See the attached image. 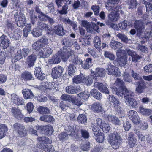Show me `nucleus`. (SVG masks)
Segmentation results:
<instances>
[{"instance_id":"f257e3e1","label":"nucleus","mask_w":152,"mask_h":152,"mask_svg":"<svg viewBox=\"0 0 152 152\" xmlns=\"http://www.w3.org/2000/svg\"><path fill=\"white\" fill-rule=\"evenodd\" d=\"M132 93L128 91L125 93L123 96L125 99V103L128 105L133 107H137L138 103L136 100L133 98Z\"/></svg>"},{"instance_id":"f03ea898","label":"nucleus","mask_w":152,"mask_h":152,"mask_svg":"<svg viewBox=\"0 0 152 152\" xmlns=\"http://www.w3.org/2000/svg\"><path fill=\"white\" fill-rule=\"evenodd\" d=\"M120 137L116 132L110 134L109 135L108 140L112 148L116 149L119 146L118 141L120 140Z\"/></svg>"},{"instance_id":"7ed1b4c3","label":"nucleus","mask_w":152,"mask_h":152,"mask_svg":"<svg viewBox=\"0 0 152 152\" xmlns=\"http://www.w3.org/2000/svg\"><path fill=\"white\" fill-rule=\"evenodd\" d=\"M14 18L16 21L17 22V24L19 27H23L26 23V19L24 14L20 12L18 14L16 12L14 15Z\"/></svg>"},{"instance_id":"20e7f679","label":"nucleus","mask_w":152,"mask_h":152,"mask_svg":"<svg viewBox=\"0 0 152 152\" xmlns=\"http://www.w3.org/2000/svg\"><path fill=\"white\" fill-rule=\"evenodd\" d=\"M76 132L77 131L75 129L74 127L70 126L67 133L62 132L58 135V138L60 140H67L69 136L75 135L76 134Z\"/></svg>"},{"instance_id":"39448f33","label":"nucleus","mask_w":152,"mask_h":152,"mask_svg":"<svg viewBox=\"0 0 152 152\" xmlns=\"http://www.w3.org/2000/svg\"><path fill=\"white\" fill-rule=\"evenodd\" d=\"M119 13H116L113 11H111L108 15V20L106 21V24L113 27L114 24L111 22H114L117 21L119 18Z\"/></svg>"},{"instance_id":"423d86ee","label":"nucleus","mask_w":152,"mask_h":152,"mask_svg":"<svg viewBox=\"0 0 152 152\" xmlns=\"http://www.w3.org/2000/svg\"><path fill=\"white\" fill-rule=\"evenodd\" d=\"M105 6L107 9L108 11H113L116 13L119 14V12H120L121 14H124V12L119 6L112 3H105Z\"/></svg>"},{"instance_id":"0eeeda50","label":"nucleus","mask_w":152,"mask_h":152,"mask_svg":"<svg viewBox=\"0 0 152 152\" xmlns=\"http://www.w3.org/2000/svg\"><path fill=\"white\" fill-rule=\"evenodd\" d=\"M13 127L15 130L18 133L20 136L22 137L26 135V130L22 124L16 123L13 125Z\"/></svg>"},{"instance_id":"6e6552de","label":"nucleus","mask_w":152,"mask_h":152,"mask_svg":"<svg viewBox=\"0 0 152 152\" xmlns=\"http://www.w3.org/2000/svg\"><path fill=\"white\" fill-rule=\"evenodd\" d=\"M94 136L96 141L99 142H102L104 140V137L102 134L100 130H99L97 127L95 126L93 128Z\"/></svg>"},{"instance_id":"1a4fd4ad","label":"nucleus","mask_w":152,"mask_h":152,"mask_svg":"<svg viewBox=\"0 0 152 152\" xmlns=\"http://www.w3.org/2000/svg\"><path fill=\"white\" fill-rule=\"evenodd\" d=\"M128 115L130 120L134 123L137 124L140 121L137 113L134 110H131L128 113Z\"/></svg>"},{"instance_id":"9d476101","label":"nucleus","mask_w":152,"mask_h":152,"mask_svg":"<svg viewBox=\"0 0 152 152\" xmlns=\"http://www.w3.org/2000/svg\"><path fill=\"white\" fill-rule=\"evenodd\" d=\"M123 50L120 49H119L117 52V56L119 58L120 62L119 63L121 65L124 66L126 64L127 57V55L125 54L124 56H123L122 53Z\"/></svg>"},{"instance_id":"9b49d317","label":"nucleus","mask_w":152,"mask_h":152,"mask_svg":"<svg viewBox=\"0 0 152 152\" xmlns=\"http://www.w3.org/2000/svg\"><path fill=\"white\" fill-rule=\"evenodd\" d=\"M126 140H127L128 145L130 148H132L136 145L137 139L134 137L132 133L130 132L127 135Z\"/></svg>"},{"instance_id":"f8f14e48","label":"nucleus","mask_w":152,"mask_h":152,"mask_svg":"<svg viewBox=\"0 0 152 152\" xmlns=\"http://www.w3.org/2000/svg\"><path fill=\"white\" fill-rule=\"evenodd\" d=\"M135 85L136 86L135 91L139 93H143L144 90L146 88L145 82L143 80H142L140 81L137 82Z\"/></svg>"},{"instance_id":"ddd939ff","label":"nucleus","mask_w":152,"mask_h":152,"mask_svg":"<svg viewBox=\"0 0 152 152\" xmlns=\"http://www.w3.org/2000/svg\"><path fill=\"white\" fill-rule=\"evenodd\" d=\"M11 100L12 102L18 105L23 104V99L14 93L11 95Z\"/></svg>"},{"instance_id":"4468645a","label":"nucleus","mask_w":152,"mask_h":152,"mask_svg":"<svg viewBox=\"0 0 152 152\" xmlns=\"http://www.w3.org/2000/svg\"><path fill=\"white\" fill-rule=\"evenodd\" d=\"M37 53H34L28 57L26 62L29 66H34V63L37 59Z\"/></svg>"},{"instance_id":"2eb2a0df","label":"nucleus","mask_w":152,"mask_h":152,"mask_svg":"<svg viewBox=\"0 0 152 152\" xmlns=\"http://www.w3.org/2000/svg\"><path fill=\"white\" fill-rule=\"evenodd\" d=\"M74 55L73 51H72L70 49L66 50L63 51L60 55V56L63 61H66L69 58L70 56H71L73 57Z\"/></svg>"},{"instance_id":"dca6fc26","label":"nucleus","mask_w":152,"mask_h":152,"mask_svg":"<svg viewBox=\"0 0 152 152\" xmlns=\"http://www.w3.org/2000/svg\"><path fill=\"white\" fill-rule=\"evenodd\" d=\"M63 69L62 67H54L52 70L51 76L53 79H57L60 76L62 73Z\"/></svg>"},{"instance_id":"f3484780","label":"nucleus","mask_w":152,"mask_h":152,"mask_svg":"<svg viewBox=\"0 0 152 152\" xmlns=\"http://www.w3.org/2000/svg\"><path fill=\"white\" fill-rule=\"evenodd\" d=\"M114 84L115 86L119 87L121 91H124V93L129 91L126 88L123 81L120 79L117 78Z\"/></svg>"},{"instance_id":"a211bd4d","label":"nucleus","mask_w":152,"mask_h":152,"mask_svg":"<svg viewBox=\"0 0 152 152\" xmlns=\"http://www.w3.org/2000/svg\"><path fill=\"white\" fill-rule=\"evenodd\" d=\"M118 69V67H108L107 69L108 74L113 75L116 76H119L121 75V73Z\"/></svg>"},{"instance_id":"6ab92c4d","label":"nucleus","mask_w":152,"mask_h":152,"mask_svg":"<svg viewBox=\"0 0 152 152\" xmlns=\"http://www.w3.org/2000/svg\"><path fill=\"white\" fill-rule=\"evenodd\" d=\"M106 117L107 118L109 121L116 125H119L121 124L120 120L115 116L111 115H107Z\"/></svg>"},{"instance_id":"aec40b11","label":"nucleus","mask_w":152,"mask_h":152,"mask_svg":"<svg viewBox=\"0 0 152 152\" xmlns=\"http://www.w3.org/2000/svg\"><path fill=\"white\" fill-rule=\"evenodd\" d=\"M0 43L2 45L3 49L7 48L10 45L9 39L7 36L4 35L0 37Z\"/></svg>"},{"instance_id":"412c9836","label":"nucleus","mask_w":152,"mask_h":152,"mask_svg":"<svg viewBox=\"0 0 152 152\" xmlns=\"http://www.w3.org/2000/svg\"><path fill=\"white\" fill-rule=\"evenodd\" d=\"M96 75L94 72H91L90 76L84 77V83L88 86H90L93 83V79L96 80Z\"/></svg>"},{"instance_id":"4be33fe9","label":"nucleus","mask_w":152,"mask_h":152,"mask_svg":"<svg viewBox=\"0 0 152 152\" xmlns=\"http://www.w3.org/2000/svg\"><path fill=\"white\" fill-rule=\"evenodd\" d=\"M94 85L95 87L97 88L98 90L101 91L105 94H109L108 88L105 85H103L102 83L96 82L94 83Z\"/></svg>"},{"instance_id":"5701e85b","label":"nucleus","mask_w":152,"mask_h":152,"mask_svg":"<svg viewBox=\"0 0 152 152\" xmlns=\"http://www.w3.org/2000/svg\"><path fill=\"white\" fill-rule=\"evenodd\" d=\"M22 92L24 98L26 99H32L34 97V95L31 91L28 88L23 89Z\"/></svg>"},{"instance_id":"b1692460","label":"nucleus","mask_w":152,"mask_h":152,"mask_svg":"<svg viewBox=\"0 0 152 152\" xmlns=\"http://www.w3.org/2000/svg\"><path fill=\"white\" fill-rule=\"evenodd\" d=\"M134 27L139 32H140L145 27L143 22L141 20H136L134 24Z\"/></svg>"},{"instance_id":"393cba45","label":"nucleus","mask_w":152,"mask_h":152,"mask_svg":"<svg viewBox=\"0 0 152 152\" xmlns=\"http://www.w3.org/2000/svg\"><path fill=\"white\" fill-rule=\"evenodd\" d=\"M91 109L93 111L97 113L102 112L103 110L101 104L98 102H96L92 105Z\"/></svg>"},{"instance_id":"a878e982","label":"nucleus","mask_w":152,"mask_h":152,"mask_svg":"<svg viewBox=\"0 0 152 152\" xmlns=\"http://www.w3.org/2000/svg\"><path fill=\"white\" fill-rule=\"evenodd\" d=\"M54 33L58 35L62 36L65 34V31L63 27L61 25L55 26L53 28Z\"/></svg>"},{"instance_id":"bb28decb","label":"nucleus","mask_w":152,"mask_h":152,"mask_svg":"<svg viewBox=\"0 0 152 152\" xmlns=\"http://www.w3.org/2000/svg\"><path fill=\"white\" fill-rule=\"evenodd\" d=\"M127 52L128 55L131 56L132 61H137L141 58V56L137 54L134 51L129 49Z\"/></svg>"},{"instance_id":"cd10ccee","label":"nucleus","mask_w":152,"mask_h":152,"mask_svg":"<svg viewBox=\"0 0 152 152\" xmlns=\"http://www.w3.org/2000/svg\"><path fill=\"white\" fill-rule=\"evenodd\" d=\"M110 44L111 48L114 50L121 49L123 46V45L121 43L115 40L111 41Z\"/></svg>"},{"instance_id":"c85d7f7f","label":"nucleus","mask_w":152,"mask_h":152,"mask_svg":"<svg viewBox=\"0 0 152 152\" xmlns=\"http://www.w3.org/2000/svg\"><path fill=\"white\" fill-rule=\"evenodd\" d=\"M39 148L43 149L46 152H54V148L50 145H42L41 144L37 146Z\"/></svg>"},{"instance_id":"c756f323","label":"nucleus","mask_w":152,"mask_h":152,"mask_svg":"<svg viewBox=\"0 0 152 152\" xmlns=\"http://www.w3.org/2000/svg\"><path fill=\"white\" fill-rule=\"evenodd\" d=\"M12 112L15 117L18 119H21L23 117L21 113V110L18 108H13L12 109Z\"/></svg>"},{"instance_id":"7c9ffc66","label":"nucleus","mask_w":152,"mask_h":152,"mask_svg":"<svg viewBox=\"0 0 152 152\" xmlns=\"http://www.w3.org/2000/svg\"><path fill=\"white\" fill-rule=\"evenodd\" d=\"M59 54H56L53 55L51 59L49 61V62L50 64H55L59 63L61 61Z\"/></svg>"},{"instance_id":"2f4dec72","label":"nucleus","mask_w":152,"mask_h":152,"mask_svg":"<svg viewBox=\"0 0 152 152\" xmlns=\"http://www.w3.org/2000/svg\"><path fill=\"white\" fill-rule=\"evenodd\" d=\"M8 130L7 126L4 124L0 125V139L4 137Z\"/></svg>"},{"instance_id":"473e14b6","label":"nucleus","mask_w":152,"mask_h":152,"mask_svg":"<svg viewBox=\"0 0 152 152\" xmlns=\"http://www.w3.org/2000/svg\"><path fill=\"white\" fill-rule=\"evenodd\" d=\"M21 77L25 80H30L33 79L32 74L30 72L28 71L23 72L21 75Z\"/></svg>"},{"instance_id":"72a5a7b5","label":"nucleus","mask_w":152,"mask_h":152,"mask_svg":"<svg viewBox=\"0 0 152 152\" xmlns=\"http://www.w3.org/2000/svg\"><path fill=\"white\" fill-rule=\"evenodd\" d=\"M139 111L142 115H149L152 113V109L145 108L142 107H140Z\"/></svg>"},{"instance_id":"f704fd0d","label":"nucleus","mask_w":152,"mask_h":152,"mask_svg":"<svg viewBox=\"0 0 152 152\" xmlns=\"http://www.w3.org/2000/svg\"><path fill=\"white\" fill-rule=\"evenodd\" d=\"M90 94L92 96L96 99L99 100L102 98V94L96 89H92L90 92Z\"/></svg>"},{"instance_id":"c9c22d12","label":"nucleus","mask_w":152,"mask_h":152,"mask_svg":"<svg viewBox=\"0 0 152 152\" xmlns=\"http://www.w3.org/2000/svg\"><path fill=\"white\" fill-rule=\"evenodd\" d=\"M84 76L83 74H80L73 79V80L74 83H84Z\"/></svg>"},{"instance_id":"e433bc0d","label":"nucleus","mask_w":152,"mask_h":152,"mask_svg":"<svg viewBox=\"0 0 152 152\" xmlns=\"http://www.w3.org/2000/svg\"><path fill=\"white\" fill-rule=\"evenodd\" d=\"M40 120L45 122H53L54 119L51 115H45L41 117Z\"/></svg>"},{"instance_id":"4c0bfd02","label":"nucleus","mask_w":152,"mask_h":152,"mask_svg":"<svg viewBox=\"0 0 152 152\" xmlns=\"http://www.w3.org/2000/svg\"><path fill=\"white\" fill-rule=\"evenodd\" d=\"M22 57V50H18L15 56L12 58V62L15 63L17 62L18 60L21 59Z\"/></svg>"},{"instance_id":"58836bf2","label":"nucleus","mask_w":152,"mask_h":152,"mask_svg":"<svg viewBox=\"0 0 152 152\" xmlns=\"http://www.w3.org/2000/svg\"><path fill=\"white\" fill-rule=\"evenodd\" d=\"M37 140L39 142V144H38V146L39 145L41 144L42 145H44V144H46L48 143H50L51 142V141L49 139L46 137H39L37 138Z\"/></svg>"},{"instance_id":"ea45409f","label":"nucleus","mask_w":152,"mask_h":152,"mask_svg":"<svg viewBox=\"0 0 152 152\" xmlns=\"http://www.w3.org/2000/svg\"><path fill=\"white\" fill-rule=\"evenodd\" d=\"M116 37L119 38L122 42L126 43H128L129 39L126 35L123 34L119 33L117 34Z\"/></svg>"},{"instance_id":"a19ab883","label":"nucleus","mask_w":152,"mask_h":152,"mask_svg":"<svg viewBox=\"0 0 152 152\" xmlns=\"http://www.w3.org/2000/svg\"><path fill=\"white\" fill-rule=\"evenodd\" d=\"M108 99L113 104L115 107L119 106L120 102L118 99L114 97L113 96L110 95L109 96Z\"/></svg>"},{"instance_id":"79ce46f5","label":"nucleus","mask_w":152,"mask_h":152,"mask_svg":"<svg viewBox=\"0 0 152 152\" xmlns=\"http://www.w3.org/2000/svg\"><path fill=\"white\" fill-rule=\"evenodd\" d=\"M42 30L39 28H36L33 30L31 33L34 37H38L42 35Z\"/></svg>"},{"instance_id":"37998d69","label":"nucleus","mask_w":152,"mask_h":152,"mask_svg":"<svg viewBox=\"0 0 152 152\" xmlns=\"http://www.w3.org/2000/svg\"><path fill=\"white\" fill-rule=\"evenodd\" d=\"M94 42L95 47L97 48H100L101 45L100 38L98 36L95 37L94 40Z\"/></svg>"},{"instance_id":"c03bdc74","label":"nucleus","mask_w":152,"mask_h":152,"mask_svg":"<svg viewBox=\"0 0 152 152\" xmlns=\"http://www.w3.org/2000/svg\"><path fill=\"white\" fill-rule=\"evenodd\" d=\"M76 90L75 87L72 85L68 86L66 88V91L69 94L76 93Z\"/></svg>"},{"instance_id":"a18cd8bd","label":"nucleus","mask_w":152,"mask_h":152,"mask_svg":"<svg viewBox=\"0 0 152 152\" xmlns=\"http://www.w3.org/2000/svg\"><path fill=\"white\" fill-rule=\"evenodd\" d=\"M68 4H66V3L65 4L62 6L61 10H57L58 13H59L61 15H66L67 13V10L68 8Z\"/></svg>"},{"instance_id":"49530a36","label":"nucleus","mask_w":152,"mask_h":152,"mask_svg":"<svg viewBox=\"0 0 152 152\" xmlns=\"http://www.w3.org/2000/svg\"><path fill=\"white\" fill-rule=\"evenodd\" d=\"M112 90L113 94H117L119 96L123 97L125 93H124V91H119L117 90L116 87L114 86L112 88Z\"/></svg>"},{"instance_id":"de8ad7c7","label":"nucleus","mask_w":152,"mask_h":152,"mask_svg":"<svg viewBox=\"0 0 152 152\" xmlns=\"http://www.w3.org/2000/svg\"><path fill=\"white\" fill-rule=\"evenodd\" d=\"M77 121L78 122L81 124L84 123L86 122L87 119L86 116L83 114L79 115L77 117Z\"/></svg>"},{"instance_id":"09e8293b","label":"nucleus","mask_w":152,"mask_h":152,"mask_svg":"<svg viewBox=\"0 0 152 152\" xmlns=\"http://www.w3.org/2000/svg\"><path fill=\"white\" fill-rule=\"evenodd\" d=\"M78 96L83 99H87L89 96V94L87 91H84L78 94Z\"/></svg>"},{"instance_id":"8fccbe9b","label":"nucleus","mask_w":152,"mask_h":152,"mask_svg":"<svg viewBox=\"0 0 152 152\" xmlns=\"http://www.w3.org/2000/svg\"><path fill=\"white\" fill-rule=\"evenodd\" d=\"M41 42L39 41H37L34 42L32 45V48L36 50H38L39 49L43 48L41 45Z\"/></svg>"},{"instance_id":"3c124183","label":"nucleus","mask_w":152,"mask_h":152,"mask_svg":"<svg viewBox=\"0 0 152 152\" xmlns=\"http://www.w3.org/2000/svg\"><path fill=\"white\" fill-rule=\"evenodd\" d=\"M39 112L42 114H45L49 113V110L46 107L40 106L38 109Z\"/></svg>"},{"instance_id":"603ef678","label":"nucleus","mask_w":152,"mask_h":152,"mask_svg":"<svg viewBox=\"0 0 152 152\" xmlns=\"http://www.w3.org/2000/svg\"><path fill=\"white\" fill-rule=\"evenodd\" d=\"M38 25L39 27V28H41L42 30V29H44L45 30H48L49 29V27L48 25L42 22H39V21Z\"/></svg>"},{"instance_id":"864d4df0","label":"nucleus","mask_w":152,"mask_h":152,"mask_svg":"<svg viewBox=\"0 0 152 152\" xmlns=\"http://www.w3.org/2000/svg\"><path fill=\"white\" fill-rule=\"evenodd\" d=\"M58 85L54 82H49L48 89L53 90H56L58 89Z\"/></svg>"},{"instance_id":"5fc2aeb1","label":"nucleus","mask_w":152,"mask_h":152,"mask_svg":"<svg viewBox=\"0 0 152 152\" xmlns=\"http://www.w3.org/2000/svg\"><path fill=\"white\" fill-rule=\"evenodd\" d=\"M82 137L85 139H88L89 137V132L86 130L82 129L80 130Z\"/></svg>"},{"instance_id":"6e6d98bb","label":"nucleus","mask_w":152,"mask_h":152,"mask_svg":"<svg viewBox=\"0 0 152 152\" xmlns=\"http://www.w3.org/2000/svg\"><path fill=\"white\" fill-rule=\"evenodd\" d=\"M104 55L105 57L107 58L112 60H114L115 58V56L109 51L105 52Z\"/></svg>"},{"instance_id":"4d7b16f0","label":"nucleus","mask_w":152,"mask_h":152,"mask_svg":"<svg viewBox=\"0 0 152 152\" xmlns=\"http://www.w3.org/2000/svg\"><path fill=\"white\" fill-rule=\"evenodd\" d=\"M48 16L43 13H41L39 14L38 17L40 20L42 21H46L47 20Z\"/></svg>"},{"instance_id":"13d9d810","label":"nucleus","mask_w":152,"mask_h":152,"mask_svg":"<svg viewBox=\"0 0 152 152\" xmlns=\"http://www.w3.org/2000/svg\"><path fill=\"white\" fill-rule=\"evenodd\" d=\"M123 79L126 82L131 83L132 82L131 77L130 75L127 73H124L123 75Z\"/></svg>"},{"instance_id":"bf43d9fd","label":"nucleus","mask_w":152,"mask_h":152,"mask_svg":"<svg viewBox=\"0 0 152 152\" xmlns=\"http://www.w3.org/2000/svg\"><path fill=\"white\" fill-rule=\"evenodd\" d=\"M100 128L103 131L107 132L110 130V127L109 124L105 123L104 122Z\"/></svg>"},{"instance_id":"052dcab7","label":"nucleus","mask_w":152,"mask_h":152,"mask_svg":"<svg viewBox=\"0 0 152 152\" xmlns=\"http://www.w3.org/2000/svg\"><path fill=\"white\" fill-rule=\"evenodd\" d=\"M74 57V58L73 60V63L74 64L76 65H80L82 64L83 63V61L81 60L78 59L77 56H75L73 55V57Z\"/></svg>"},{"instance_id":"680f3d73","label":"nucleus","mask_w":152,"mask_h":152,"mask_svg":"<svg viewBox=\"0 0 152 152\" xmlns=\"http://www.w3.org/2000/svg\"><path fill=\"white\" fill-rule=\"evenodd\" d=\"M128 5L129 9L134 8L137 5L136 0H129Z\"/></svg>"},{"instance_id":"e2e57ef3","label":"nucleus","mask_w":152,"mask_h":152,"mask_svg":"<svg viewBox=\"0 0 152 152\" xmlns=\"http://www.w3.org/2000/svg\"><path fill=\"white\" fill-rule=\"evenodd\" d=\"M96 71L99 75L101 77L104 75L105 71L103 68L99 67L96 68Z\"/></svg>"},{"instance_id":"0e129e2a","label":"nucleus","mask_w":152,"mask_h":152,"mask_svg":"<svg viewBox=\"0 0 152 152\" xmlns=\"http://www.w3.org/2000/svg\"><path fill=\"white\" fill-rule=\"evenodd\" d=\"M46 128H45L46 131L48 134L50 135L52 134L53 132V129L52 126L50 125H46Z\"/></svg>"},{"instance_id":"69168bd1","label":"nucleus","mask_w":152,"mask_h":152,"mask_svg":"<svg viewBox=\"0 0 152 152\" xmlns=\"http://www.w3.org/2000/svg\"><path fill=\"white\" fill-rule=\"evenodd\" d=\"M79 42L83 46H86L90 43V42L88 40L85 38H80Z\"/></svg>"},{"instance_id":"338daca9","label":"nucleus","mask_w":152,"mask_h":152,"mask_svg":"<svg viewBox=\"0 0 152 152\" xmlns=\"http://www.w3.org/2000/svg\"><path fill=\"white\" fill-rule=\"evenodd\" d=\"M39 41L41 42V44L43 48L45 45H47L48 44V39L45 37H42Z\"/></svg>"},{"instance_id":"774afa93","label":"nucleus","mask_w":152,"mask_h":152,"mask_svg":"<svg viewBox=\"0 0 152 152\" xmlns=\"http://www.w3.org/2000/svg\"><path fill=\"white\" fill-rule=\"evenodd\" d=\"M70 102L77 106H80L82 104V102L78 99H76L72 97V100H71Z\"/></svg>"}]
</instances>
